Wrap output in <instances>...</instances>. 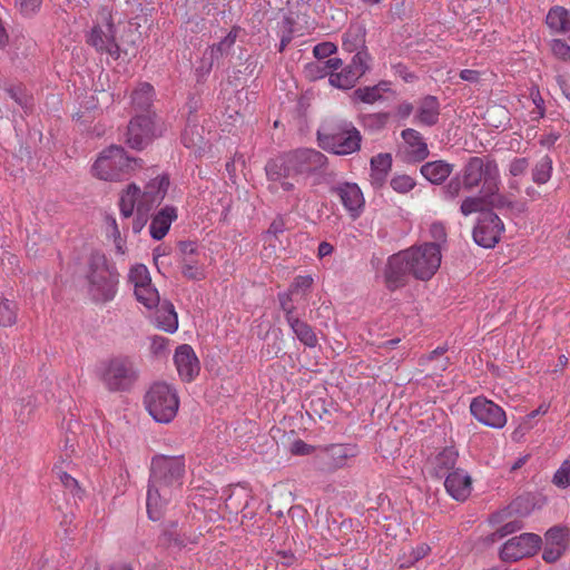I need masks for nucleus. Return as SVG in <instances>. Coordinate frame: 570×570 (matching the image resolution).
<instances>
[{"mask_svg":"<svg viewBox=\"0 0 570 570\" xmlns=\"http://www.w3.org/2000/svg\"><path fill=\"white\" fill-rule=\"evenodd\" d=\"M185 470L183 455L153 456L146 500L149 519L158 521L163 517L166 507L183 485Z\"/></svg>","mask_w":570,"mask_h":570,"instance_id":"obj_2","label":"nucleus"},{"mask_svg":"<svg viewBox=\"0 0 570 570\" xmlns=\"http://www.w3.org/2000/svg\"><path fill=\"white\" fill-rule=\"evenodd\" d=\"M343 65L342 59L340 58H328L325 61L317 60L314 62H309L305 66L304 72L306 78L311 80H316L321 78L328 77L333 73V71L338 70Z\"/></svg>","mask_w":570,"mask_h":570,"instance_id":"obj_25","label":"nucleus"},{"mask_svg":"<svg viewBox=\"0 0 570 570\" xmlns=\"http://www.w3.org/2000/svg\"><path fill=\"white\" fill-rule=\"evenodd\" d=\"M43 0H14V7L23 18H35L42 8Z\"/></svg>","mask_w":570,"mask_h":570,"instance_id":"obj_40","label":"nucleus"},{"mask_svg":"<svg viewBox=\"0 0 570 570\" xmlns=\"http://www.w3.org/2000/svg\"><path fill=\"white\" fill-rule=\"evenodd\" d=\"M430 237L433 242H428L429 244H436L442 252L444 244L446 243V228L443 223L434 222L430 225L429 228Z\"/></svg>","mask_w":570,"mask_h":570,"instance_id":"obj_43","label":"nucleus"},{"mask_svg":"<svg viewBox=\"0 0 570 570\" xmlns=\"http://www.w3.org/2000/svg\"><path fill=\"white\" fill-rule=\"evenodd\" d=\"M292 295L293 293L288 289L287 292H283L278 294V302L282 311L285 313L286 322L294 316V305L292 304Z\"/></svg>","mask_w":570,"mask_h":570,"instance_id":"obj_51","label":"nucleus"},{"mask_svg":"<svg viewBox=\"0 0 570 570\" xmlns=\"http://www.w3.org/2000/svg\"><path fill=\"white\" fill-rule=\"evenodd\" d=\"M314 283V279L311 275H298L294 278L289 291L294 293H305L307 292Z\"/></svg>","mask_w":570,"mask_h":570,"instance_id":"obj_50","label":"nucleus"},{"mask_svg":"<svg viewBox=\"0 0 570 570\" xmlns=\"http://www.w3.org/2000/svg\"><path fill=\"white\" fill-rule=\"evenodd\" d=\"M157 326L167 333L178 328V316L171 303H164L156 315Z\"/></svg>","mask_w":570,"mask_h":570,"instance_id":"obj_31","label":"nucleus"},{"mask_svg":"<svg viewBox=\"0 0 570 570\" xmlns=\"http://www.w3.org/2000/svg\"><path fill=\"white\" fill-rule=\"evenodd\" d=\"M136 299L142 304L147 309H153L159 305V294L154 285L137 288L134 291Z\"/></svg>","mask_w":570,"mask_h":570,"instance_id":"obj_37","label":"nucleus"},{"mask_svg":"<svg viewBox=\"0 0 570 570\" xmlns=\"http://www.w3.org/2000/svg\"><path fill=\"white\" fill-rule=\"evenodd\" d=\"M463 183L459 178H452L442 189L445 200H454L461 193Z\"/></svg>","mask_w":570,"mask_h":570,"instance_id":"obj_49","label":"nucleus"},{"mask_svg":"<svg viewBox=\"0 0 570 570\" xmlns=\"http://www.w3.org/2000/svg\"><path fill=\"white\" fill-rule=\"evenodd\" d=\"M556 80L562 94L570 100V76L559 75Z\"/></svg>","mask_w":570,"mask_h":570,"instance_id":"obj_63","label":"nucleus"},{"mask_svg":"<svg viewBox=\"0 0 570 570\" xmlns=\"http://www.w3.org/2000/svg\"><path fill=\"white\" fill-rule=\"evenodd\" d=\"M181 273L186 278L191 281H200L205 278L204 269L197 264V262L191 259H184Z\"/></svg>","mask_w":570,"mask_h":570,"instance_id":"obj_46","label":"nucleus"},{"mask_svg":"<svg viewBox=\"0 0 570 570\" xmlns=\"http://www.w3.org/2000/svg\"><path fill=\"white\" fill-rule=\"evenodd\" d=\"M348 66L342 67L330 75V85L342 90L351 89L360 79Z\"/></svg>","mask_w":570,"mask_h":570,"instance_id":"obj_32","label":"nucleus"},{"mask_svg":"<svg viewBox=\"0 0 570 570\" xmlns=\"http://www.w3.org/2000/svg\"><path fill=\"white\" fill-rule=\"evenodd\" d=\"M289 327L293 333L297 337V340L303 343L307 347H315L317 345V336L313 331L312 326H309L306 322L301 321L297 317L289 318L287 321Z\"/></svg>","mask_w":570,"mask_h":570,"instance_id":"obj_29","label":"nucleus"},{"mask_svg":"<svg viewBox=\"0 0 570 570\" xmlns=\"http://www.w3.org/2000/svg\"><path fill=\"white\" fill-rule=\"evenodd\" d=\"M326 165V157L315 149H297L282 160H271L265 170L268 181H277L298 175L313 174Z\"/></svg>","mask_w":570,"mask_h":570,"instance_id":"obj_6","label":"nucleus"},{"mask_svg":"<svg viewBox=\"0 0 570 570\" xmlns=\"http://www.w3.org/2000/svg\"><path fill=\"white\" fill-rule=\"evenodd\" d=\"M440 117V102L434 96L423 97L417 106L415 119L422 126L432 127Z\"/></svg>","mask_w":570,"mask_h":570,"instance_id":"obj_22","label":"nucleus"},{"mask_svg":"<svg viewBox=\"0 0 570 570\" xmlns=\"http://www.w3.org/2000/svg\"><path fill=\"white\" fill-rule=\"evenodd\" d=\"M546 23L552 33L564 35L570 31V10L553 6L549 9Z\"/></svg>","mask_w":570,"mask_h":570,"instance_id":"obj_23","label":"nucleus"},{"mask_svg":"<svg viewBox=\"0 0 570 570\" xmlns=\"http://www.w3.org/2000/svg\"><path fill=\"white\" fill-rule=\"evenodd\" d=\"M139 168V159L128 157L124 148L111 145L98 155L91 171L101 180L119 181L129 178Z\"/></svg>","mask_w":570,"mask_h":570,"instance_id":"obj_8","label":"nucleus"},{"mask_svg":"<svg viewBox=\"0 0 570 570\" xmlns=\"http://www.w3.org/2000/svg\"><path fill=\"white\" fill-rule=\"evenodd\" d=\"M358 453L357 446L350 443L330 444L318 449L313 465L322 472H334L344 468L347 461Z\"/></svg>","mask_w":570,"mask_h":570,"instance_id":"obj_12","label":"nucleus"},{"mask_svg":"<svg viewBox=\"0 0 570 570\" xmlns=\"http://www.w3.org/2000/svg\"><path fill=\"white\" fill-rule=\"evenodd\" d=\"M95 374L105 390L121 393L135 387L139 379V368L132 357L118 354L99 361Z\"/></svg>","mask_w":570,"mask_h":570,"instance_id":"obj_4","label":"nucleus"},{"mask_svg":"<svg viewBox=\"0 0 570 570\" xmlns=\"http://www.w3.org/2000/svg\"><path fill=\"white\" fill-rule=\"evenodd\" d=\"M365 35L363 26L351 24L343 35V49L348 52L365 50Z\"/></svg>","mask_w":570,"mask_h":570,"instance_id":"obj_27","label":"nucleus"},{"mask_svg":"<svg viewBox=\"0 0 570 570\" xmlns=\"http://www.w3.org/2000/svg\"><path fill=\"white\" fill-rule=\"evenodd\" d=\"M503 230L504 225L501 218L493 212H484L480 215L472 235L479 246L492 248L499 243Z\"/></svg>","mask_w":570,"mask_h":570,"instance_id":"obj_14","label":"nucleus"},{"mask_svg":"<svg viewBox=\"0 0 570 570\" xmlns=\"http://www.w3.org/2000/svg\"><path fill=\"white\" fill-rule=\"evenodd\" d=\"M237 33L238 29L233 28L218 43L208 47L206 51L216 60L227 56L236 42Z\"/></svg>","mask_w":570,"mask_h":570,"instance_id":"obj_34","label":"nucleus"},{"mask_svg":"<svg viewBox=\"0 0 570 570\" xmlns=\"http://www.w3.org/2000/svg\"><path fill=\"white\" fill-rule=\"evenodd\" d=\"M569 529L566 527H553L546 532V542L562 550L568 546Z\"/></svg>","mask_w":570,"mask_h":570,"instance_id":"obj_39","label":"nucleus"},{"mask_svg":"<svg viewBox=\"0 0 570 570\" xmlns=\"http://www.w3.org/2000/svg\"><path fill=\"white\" fill-rule=\"evenodd\" d=\"M470 412L478 422L485 426L502 429L507 424L504 410L485 397H474L470 404Z\"/></svg>","mask_w":570,"mask_h":570,"instance_id":"obj_16","label":"nucleus"},{"mask_svg":"<svg viewBox=\"0 0 570 570\" xmlns=\"http://www.w3.org/2000/svg\"><path fill=\"white\" fill-rule=\"evenodd\" d=\"M183 142L187 148H202L203 136L200 128L196 125H188L183 132Z\"/></svg>","mask_w":570,"mask_h":570,"instance_id":"obj_42","label":"nucleus"},{"mask_svg":"<svg viewBox=\"0 0 570 570\" xmlns=\"http://www.w3.org/2000/svg\"><path fill=\"white\" fill-rule=\"evenodd\" d=\"M178 217L177 208L175 206L166 205L157 213L150 214L149 234L153 239L160 240L169 232L173 222Z\"/></svg>","mask_w":570,"mask_h":570,"instance_id":"obj_21","label":"nucleus"},{"mask_svg":"<svg viewBox=\"0 0 570 570\" xmlns=\"http://www.w3.org/2000/svg\"><path fill=\"white\" fill-rule=\"evenodd\" d=\"M552 159L549 156L542 157L532 169V180L542 185L550 180L552 175Z\"/></svg>","mask_w":570,"mask_h":570,"instance_id":"obj_36","label":"nucleus"},{"mask_svg":"<svg viewBox=\"0 0 570 570\" xmlns=\"http://www.w3.org/2000/svg\"><path fill=\"white\" fill-rule=\"evenodd\" d=\"M215 61L217 60L214 57H210V55H208V52L205 50L199 65L196 67V76L198 81L203 80L209 75Z\"/></svg>","mask_w":570,"mask_h":570,"instance_id":"obj_47","label":"nucleus"},{"mask_svg":"<svg viewBox=\"0 0 570 570\" xmlns=\"http://www.w3.org/2000/svg\"><path fill=\"white\" fill-rule=\"evenodd\" d=\"M462 183L466 189H473L483 183V196L494 195L501 183L497 161L487 157H471L462 169Z\"/></svg>","mask_w":570,"mask_h":570,"instance_id":"obj_9","label":"nucleus"},{"mask_svg":"<svg viewBox=\"0 0 570 570\" xmlns=\"http://www.w3.org/2000/svg\"><path fill=\"white\" fill-rule=\"evenodd\" d=\"M392 168V156L387 153L379 154L371 159V178L373 184L381 186Z\"/></svg>","mask_w":570,"mask_h":570,"instance_id":"obj_28","label":"nucleus"},{"mask_svg":"<svg viewBox=\"0 0 570 570\" xmlns=\"http://www.w3.org/2000/svg\"><path fill=\"white\" fill-rule=\"evenodd\" d=\"M145 405L150 416L158 423L171 422L179 409V397L174 386L158 382L145 395Z\"/></svg>","mask_w":570,"mask_h":570,"instance_id":"obj_10","label":"nucleus"},{"mask_svg":"<svg viewBox=\"0 0 570 570\" xmlns=\"http://www.w3.org/2000/svg\"><path fill=\"white\" fill-rule=\"evenodd\" d=\"M315 450V446L306 443L301 439L295 440L289 446V452L293 455H309L314 453Z\"/></svg>","mask_w":570,"mask_h":570,"instance_id":"obj_53","label":"nucleus"},{"mask_svg":"<svg viewBox=\"0 0 570 570\" xmlns=\"http://www.w3.org/2000/svg\"><path fill=\"white\" fill-rule=\"evenodd\" d=\"M169 187V179L166 175L153 178L141 189L136 184H129L119 197V210L122 217L129 218L135 215L132 232L138 234L142 230L150 214L164 200Z\"/></svg>","mask_w":570,"mask_h":570,"instance_id":"obj_3","label":"nucleus"},{"mask_svg":"<svg viewBox=\"0 0 570 570\" xmlns=\"http://www.w3.org/2000/svg\"><path fill=\"white\" fill-rule=\"evenodd\" d=\"M351 62L347 65L358 77H362L370 68V55L365 50L354 51Z\"/></svg>","mask_w":570,"mask_h":570,"instance_id":"obj_41","label":"nucleus"},{"mask_svg":"<svg viewBox=\"0 0 570 570\" xmlns=\"http://www.w3.org/2000/svg\"><path fill=\"white\" fill-rule=\"evenodd\" d=\"M421 175L431 184L440 185L453 171V165L444 160L428 161L420 168Z\"/></svg>","mask_w":570,"mask_h":570,"instance_id":"obj_24","label":"nucleus"},{"mask_svg":"<svg viewBox=\"0 0 570 570\" xmlns=\"http://www.w3.org/2000/svg\"><path fill=\"white\" fill-rule=\"evenodd\" d=\"M515 502L504 509H502L501 511H498L495 512L494 514H492L491 517V522H501L503 521L507 517L511 515L513 512H518L519 510L515 508Z\"/></svg>","mask_w":570,"mask_h":570,"instance_id":"obj_60","label":"nucleus"},{"mask_svg":"<svg viewBox=\"0 0 570 570\" xmlns=\"http://www.w3.org/2000/svg\"><path fill=\"white\" fill-rule=\"evenodd\" d=\"M550 49L557 58L566 60L570 51V46L561 39H552L550 41Z\"/></svg>","mask_w":570,"mask_h":570,"instance_id":"obj_54","label":"nucleus"},{"mask_svg":"<svg viewBox=\"0 0 570 570\" xmlns=\"http://www.w3.org/2000/svg\"><path fill=\"white\" fill-rule=\"evenodd\" d=\"M523 524L520 520H513L503 524L500 529H498L497 533L500 538H503L508 534H511L520 529H522Z\"/></svg>","mask_w":570,"mask_h":570,"instance_id":"obj_59","label":"nucleus"},{"mask_svg":"<svg viewBox=\"0 0 570 570\" xmlns=\"http://www.w3.org/2000/svg\"><path fill=\"white\" fill-rule=\"evenodd\" d=\"M269 189L274 190L278 187L282 188L284 191H293L295 189V185L288 180V178H282L277 181H269Z\"/></svg>","mask_w":570,"mask_h":570,"instance_id":"obj_64","label":"nucleus"},{"mask_svg":"<svg viewBox=\"0 0 570 570\" xmlns=\"http://www.w3.org/2000/svg\"><path fill=\"white\" fill-rule=\"evenodd\" d=\"M390 90V83L381 81L375 86L358 88L353 92V98L364 104H374L383 98V94Z\"/></svg>","mask_w":570,"mask_h":570,"instance_id":"obj_30","label":"nucleus"},{"mask_svg":"<svg viewBox=\"0 0 570 570\" xmlns=\"http://www.w3.org/2000/svg\"><path fill=\"white\" fill-rule=\"evenodd\" d=\"M442 253L439 245L422 243L400 250L389 257L384 278L390 291L406 285L409 277L419 281L431 279L441 266Z\"/></svg>","mask_w":570,"mask_h":570,"instance_id":"obj_1","label":"nucleus"},{"mask_svg":"<svg viewBox=\"0 0 570 570\" xmlns=\"http://www.w3.org/2000/svg\"><path fill=\"white\" fill-rule=\"evenodd\" d=\"M529 167V161L527 158H514L510 161L509 173L513 177L522 176L525 174Z\"/></svg>","mask_w":570,"mask_h":570,"instance_id":"obj_55","label":"nucleus"},{"mask_svg":"<svg viewBox=\"0 0 570 570\" xmlns=\"http://www.w3.org/2000/svg\"><path fill=\"white\" fill-rule=\"evenodd\" d=\"M336 51L337 47L333 42H321L317 43L313 49L315 58L322 61H325L324 59L331 57Z\"/></svg>","mask_w":570,"mask_h":570,"instance_id":"obj_52","label":"nucleus"},{"mask_svg":"<svg viewBox=\"0 0 570 570\" xmlns=\"http://www.w3.org/2000/svg\"><path fill=\"white\" fill-rule=\"evenodd\" d=\"M489 197H492L491 204L499 209L511 207L513 205L511 200H509L505 196L498 194V191L494 195H490Z\"/></svg>","mask_w":570,"mask_h":570,"instance_id":"obj_62","label":"nucleus"},{"mask_svg":"<svg viewBox=\"0 0 570 570\" xmlns=\"http://www.w3.org/2000/svg\"><path fill=\"white\" fill-rule=\"evenodd\" d=\"M117 269L108 263L105 254H90L85 273L86 288L91 301L107 303L115 298L118 285Z\"/></svg>","mask_w":570,"mask_h":570,"instance_id":"obj_5","label":"nucleus"},{"mask_svg":"<svg viewBox=\"0 0 570 570\" xmlns=\"http://www.w3.org/2000/svg\"><path fill=\"white\" fill-rule=\"evenodd\" d=\"M458 453L454 449L448 448L440 452L433 461V473L438 478H446L455 469Z\"/></svg>","mask_w":570,"mask_h":570,"instance_id":"obj_26","label":"nucleus"},{"mask_svg":"<svg viewBox=\"0 0 570 570\" xmlns=\"http://www.w3.org/2000/svg\"><path fill=\"white\" fill-rule=\"evenodd\" d=\"M402 142L397 146L396 156L405 164H419L424 161L430 150L422 134L413 128H406L401 132Z\"/></svg>","mask_w":570,"mask_h":570,"instance_id":"obj_13","label":"nucleus"},{"mask_svg":"<svg viewBox=\"0 0 570 570\" xmlns=\"http://www.w3.org/2000/svg\"><path fill=\"white\" fill-rule=\"evenodd\" d=\"M541 538L534 533H522L509 539L500 550V558L507 562L533 556L541 546Z\"/></svg>","mask_w":570,"mask_h":570,"instance_id":"obj_15","label":"nucleus"},{"mask_svg":"<svg viewBox=\"0 0 570 570\" xmlns=\"http://www.w3.org/2000/svg\"><path fill=\"white\" fill-rule=\"evenodd\" d=\"M553 483L559 488L570 487V455L561 463L553 475Z\"/></svg>","mask_w":570,"mask_h":570,"instance_id":"obj_44","label":"nucleus"},{"mask_svg":"<svg viewBox=\"0 0 570 570\" xmlns=\"http://www.w3.org/2000/svg\"><path fill=\"white\" fill-rule=\"evenodd\" d=\"M154 99V88L147 82L140 83L131 95L132 106L142 112L148 111Z\"/></svg>","mask_w":570,"mask_h":570,"instance_id":"obj_33","label":"nucleus"},{"mask_svg":"<svg viewBox=\"0 0 570 570\" xmlns=\"http://www.w3.org/2000/svg\"><path fill=\"white\" fill-rule=\"evenodd\" d=\"M317 140L324 150L335 155H350L360 149L362 136L352 121L333 118L318 128Z\"/></svg>","mask_w":570,"mask_h":570,"instance_id":"obj_7","label":"nucleus"},{"mask_svg":"<svg viewBox=\"0 0 570 570\" xmlns=\"http://www.w3.org/2000/svg\"><path fill=\"white\" fill-rule=\"evenodd\" d=\"M100 22L96 23L89 35L87 42L100 53H107L114 59L120 57V48L116 41V29L111 13L104 8L100 11Z\"/></svg>","mask_w":570,"mask_h":570,"instance_id":"obj_11","label":"nucleus"},{"mask_svg":"<svg viewBox=\"0 0 570 570\" xmlns=\"http://www.w3.org/2000/svg\"><path fill=\"white\" fill-rule=\"evenodd\" d=\"M444 487L449 495L454 500L464 501L472 492V480L466 471L456 469L448 473L444 480Z\"/></svg>","mask_w":570,"mask_h":570,"instance_id":"obj_20","label":"nucleus"},{"mask_svg":"<svg viewBox=\"0 0 570 570\" xmlns=\"http://www.w3.org/2000/svg\"><path fill=\"white\" fill-rule=\"evenodd\" d=\"M483 207V199L482 197H466L462 203L460 207V212L464 216H469L471 214L478 213Z\"/></svg>","mask_w":570,"mask_h":570,"instance_id":"obj_48","label":"nucleus"},{"mask_svg":"<svg viewBox=\"0 0 570 570\" xmlns=\"http://www.w3.org/2000/svg\"><path fill=\"white\" fill-rule=\"evenodd\" d=\"M105 223H106V227H107V234L112 238H117L120 234V230L118 228L116 218L111 215H107L105 217Z\"/></svg>","mask_w":570,"mask_h":570,"instance_id":"obj_61","label":"nucleus"},{"mask_svg":"<svg viewBox=\"0 0 570 570\" xmlns=\"http://www.w3.org/2000/svg\"><path fill=\"white\" fill-rule=\"evenodd\" d=\"M7 92L22 108L28 107V97L23 94L20 87H10L7 89Z\"/></svg>","mask_w":570,"mask_h":570,"instance_id":"obj_58","label":"nucleus"},{"mask_svg":"<svg viewBox=\"0 0 570 570\" xmlns=\"http://www.w3.org/2000/svg\"><path fill=\"white\" fill-rule=\"evenodd\" d=\"M59 479L62 483V485L68 490L70 491V493H72L75 497L79 495L80 493V487L78 484V481L72 478L70 474H68L67 472H61L59 474Z\"/></svg>","mask_w":570,"mask_h":570,"instance_id":"obj_56","label":"nucleus"},{"mask_svg":"<svg viewBox=\"0 0 570 570\" xmlns=\"http://www.w3.org/2000/svg\"><path fill=\"white\" fill-rule=\"evenodd\" d=\"M391 187L400 194H406L415 187V180L409 175H397L391 179Z\"/></svg>","mask_w":570,"mask_h":570,"instance_id":"obj_45","label":"nucleus"},{"mask_svg":"<svg viewBox=\"0 0 570 570\" xmlns=\"http://www.w3.org/2000/svg\"><path fill=\"white\" fill-rule=\"evenodd\" d=\"M331 191L338 196L343 207L353 218L360 216L364 207V197L355 183H340L332 187Z\"/></svg>","mask_w":570,"mask_h":570,"instance_id":"obj_18","label":"nucleus"},{"mask_svg":"<svg viewBox=\"0 0 570 570\" xmlns=\"http://www.w3.org/2000/svg\"><path fill=\"white\" fill-rule=\"evenodd\" d=\"M564 551L566 550L557 548L556 546H552V544H548L546 542V546H544V549H543V553H542V558L547 562H556L562 556V553Z\"/></svg>","mask_w":570,"mask_h":570,"instance_id":"obj_57","label":"nucleus"},{"mask_svg":"<svg viewBox=\"0 0 570 570\" xmlns=\"http://www.w3.org/2000/svg\"><path fill=\"white\" fill-rule=\"evenodd\" d=\"M154 136V121L149 114L135 116L127 128V144L134 149H142Z\"/></svg>","mask_w":570,"mask_h":570,"instance_id":"obj_17","label":"nucleus"},{"mask_svg":"<svg viewBox=\"0 0 570 570\" xmlns=\"http://www.w3.org/2000/svg\"><path fill=\"white\" fill-rule=\"evenodd\" d=\"M18 306L14 302L2 298L0 301V326H12L17 322Z\"/></svg>","mask_w":570,"mask_h":570,"instance_id":"obj_38","label":"nucleus"},{"mask_svg":"<svg viewBox=\"0 0 570 570\" xmlns=\"http://www.w3.org/2000/svg\"><path fill=\"white\" fill-rule=\"evenodd\" d=\"M128 281L132 285L134 291L153 285L149 271L142 264H136L130 268Z\"/></svg>","mask_w":570,"mask_h":570,"instance_id":"obj_35","label":"nucleus"},{"mask_svg":"<svg viewBox=\"0 0 570 570\" xmlns=\"http://www.w3.org/2000/svg\"><path fill=\"white\" fill-rule=\"evenodd\" d=\"M175 365L183 381L190 382L199 373V361L188 344L179 345L174 355Z\"/></svg>","mask_w":570,"mask_h":570,"instance_id":"obj_19","label":"nucleus"}]
</instances>
